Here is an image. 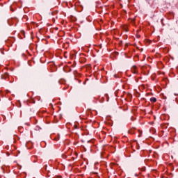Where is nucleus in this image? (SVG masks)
Returning <instances> with one entry per match:
<instances>
[{
  "label": "nucleus",
  "mask_w": 178,
  "mask_h": 178,
  "mask_svg": "<svg viewBox=\"0 0 178 178\" xmlns=\"http://www.w3.org/2000/svg\"><path fill=\"white\" fill-rule=\"evenodd\" d=\"M151 102H156V98L152 97L150 99Z\"/></svg>",
  "instance_id": "f257e3e1"
}]
</instances>
